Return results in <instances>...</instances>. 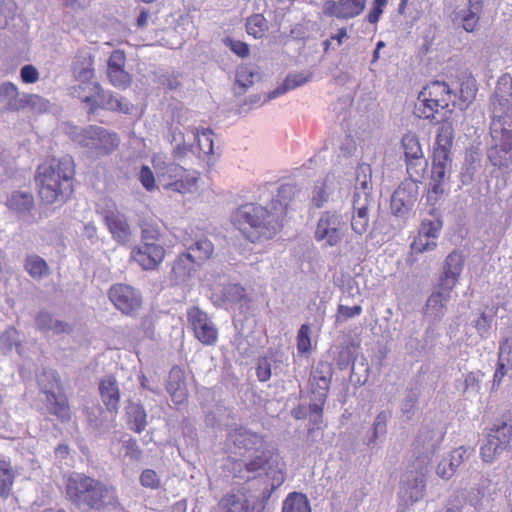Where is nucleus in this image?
<instances>
[{
  "label": "nucleus",
  "mask_w": 512,
  "mask_h": 512,
  "mask_svg": "<svg viewBox=\"0 0 512 512\" xmlns=\"http://www.w3.org/2000/svg\"><path fill=\"white\" fill-rule=\"evenodd\" d=\"M311 78V74L307 73H293V74H289L283 84L281 86H279L274 92L273 94L274 95H280V94H283L289 90H292V89H295L299 86H302L304 85L305 83H307L309 81V79Z\"/></svg>",
  "instance_id": "ea45409f"
},
{
  "label": "nucleus",
  "mask_w": 512,
  "mask_h": 512,
  "mask_svg": "<svg viewBox=\"0 0 512 512\" xmlns=\"http://www.w3.org/2000/svg\"><path fill=\"white\" fill-rule=\"evenodd\" d=\"M165 256L166 250L159 243L141 242L135 245L130 252V260L135 262L144 271L157 270Z\"/></svg>",
  "instance_id": "9b49d317"
},
{
  "label": "nucleus",
  "mask_w": 512,
  "mask_h": 512,
  "mask_svg": "<svg viewBox=\"0 0 512 512\" xmlns=\"http://www.w3.org/2000/svg\"><path fill=\"white\" fill-rule=\"evenodd\" d=\"M39 72L32 64L24 65L20 70V78L23 83L34 84L39 80Z\"/></svg>",
  "instance_id": "bf43d9fd"
},
{
  "label": "nucleus",
  "mask_w": 512,
  "mask_h": 512,
  "mask_svg": "<svg viewBox=\"0 0 512 512\" xmlns=\"http://www.w3.org/2000/svg\"><path fill=\"white\" fill-rule=\"evenodd\" d=\"M498 361L512 370V336L505 338L499 345Z\"/></svg>",
  "instance_id": "de8ad7c7"
},
{
  "label": "nucleus",
  "mask_w": 512,
  "mask_h": 512,
  "mask_svg": "<svg viewBox=\"0 0 512 512\" xmlns=\"http://www.w3.org/2000/svg\"><path fill=\"white\" fill-rule=\"evenodd\" d=\"M225 45L229 47L232 52H234L237 56L241 58L248 57L250 54L249 45L243 41L227 38L225 40Z\"/></svg>",
  "instance_id": "6e6d98bb"
},
{
  "label": "nucleus",
  "mask_w": 512,
  "mask_h": 512,
  "mask_svg": "<svg viewBox=\"0 0 512 512\" xmlns=\"http://www.w3.org/2000/svg\"><path fill=\"white\" fill-rule=\"evenodd\" d=\"M141 242L158 243L161 238V229L154 219H142L140 222Z\"/></svg>",
  "instance_id": "c9c22d12"
},
{
  "label": "nucleus",
  "mask_w": 512,
  "mask_h": 512,
  "mask_svg": "<svg viewBox=\"0 0 512 512\" xmlns=\"http://www.w3.org/2000/svg\"><path fill=\"white\" fill-rule=\"evenodd\" d=\"M419 186L415 181H403L391 197V210L397 216L407 214L418 199Z\"/></svg>",
  "instance_id": "4468645a"
},
{
  "label": "nucleus",
  "mask_w": 512,
  "mask_h": 512,
  "mask_svg": "<svg viewBox=\"0 0 512 512\" xmlns=\"http://www.w3.org/2000/svg\"><path fill=\"white\" fill-rule=\"evenodd\" d=\"M254 74L247 68H242L237 72L236 80L243 87H248L253 83Z\"/></svg>",
  "instance_id": "774afa93"
},
{
  "label": "nucleus",
  "mask_w": 512,
  "mask_h": 512,
  "mask_svg": "<svg viewBox=\"0 0 512 512\" xmlns=\"http://www.w3.org/2000/svg\"><path fill=\"white\" fill-rule=\"evenodd\" d=\"M451 291L448 288H441L440 291L432 293L426 303L427 313L435 318L441 317L444 314L445 303L450 299Z\"/></svg>",
  "instance_id": "cd10ccee"
},
{
  "label": "nucleus",
  "mask_w": 512,
  "mask_h": 512,
  "mask_svg": "<svg viewBox=\"0 0 512 512\" xmlns=\"http://www.w3.org/2000/svg\"><path fill=\"white\" fill-rule=\"evenodd\" d=\"M158 176L165 181L164 188L179 193L191 192L196 188L199 173L188 170L176 163L163 164V167L154 165Z\"/></svg>",
  "instance_id": "0eeeda50"
},
{
  "label": "nucleus",
  "mask_w": 512,
  "mask_h": 512,
  "mask_svg": "<svg viewBox=\"0 0 512 512\" xmlns=\"http://www.w3.org/2000/svg\"><path fill=\"white\" fill-rule=\"evenodd\" d=\"M65 492L67 499L74 505L86 506L96 511L117 502L118 499L113 486H108L83 473H75L67 478Z\"/></svg>",
  "instance_id": "20e7f679"
},
{
  "label": "nucleus",
  "mask_w": 512,
  "mask_h": 512,
  "mask_svg": "<svg viewBox=\"0 0 512 512\" xmlns=\"http://www.w3.org/2000/svg\"><path fill=\"white\" fill-rule=\"evenodd\" d=\"M75 165L72 159L51 158L37 168L35 181L40 201L46 205L67 202L74 192Z\"/></svg>",
  "instance_id": "f257e3e1"
},
{
  "label": "nucleus",
  "mask_w": 512,
  "mask_h": 512,
  "mask_svg": "<svg viewBox=\"0 0 512 512\" xmlns=\"http://www.w3.org/2000/svg\"><path fill=\"white\" fill-rule=\"evenodd\" d=\"M372 199L361 196L353 199V215L351 219V227L357 233L362 235L369 227V206Z\"/></svg>",
  "instance_id": "4be33fe9"
},
{
  "label": "nucleus",
  "mask_w": 512,
  "mask_h": 512,
  "mask_svg": "<svg viewBox=\"0 0 512 512\" xmlns=\"http://www.w3.org/2000/svg\"><path fill=\"white\" fill-rule=\"evenodd\" d=\"M367 0H329L323 4L325 16L348 20L359 16L365 9Z\"/></svg>",
  "instance_id": "dca6fc26"
},
{
  "label": "nucleus",
  "mask_w": 512,
  "mask_h": 512,
  "mask_svg": "<svg viewBox=\"0 0 512 512\" xmlns=\"http://www.w3.org/2000/svg\"><path fill=\"white\" fill-rule=\"evenodd\" d=\"M330 382L331 375L329 371L327 373H324L322 370L317 368L316 371L313 373L311 379V392L316 396L317 400L320 402V406L316 404L311 406L312 411H322V406L324 405V402L328 395Z\"/></svg>",
  "instance_id": "b1692460"
},
{
  "label": "nucleus",
  "mask_w": 512,
  "mask_h": 512,
  "mask_svg": "<svg viewBox=\"0 0 512 512\" xmlns=\"http://www.w3.org/2000/svg\"><path fill=\"white\" fill-rule=\"evenodd\" d=\"M77 141L80 146L90 150L98 157L112 154L120 145V137L116 132L97 125L83 128L77 136Z\"/></svg>",
  "instance_id": "423d86ee"
},
{
  "label": "nucleus",
  "mask_w": 512,
  "mask_h": 512,
  "mask_svg": "<svg viewBox=\"0 0 512 512\" xmlns=\"http://www.w3.org/2000/svg\"><path fill=\"white\" fill-rule=\"evenodd\" d=\"M126 455L134 460H139L142 455V450L140 449L137 441L135 439H129L125 443Z\"/></svg>",
  "instance_id": "338daca9"
},
{
  "label": "nucleus",
  "mask_w": 512,
  "mask_h": 512,
  "mask_svg": "<svg viewBox=\"0 0 512 512\" xmlns=\"http://www.w3.org/2000/svg\"><path fill=\"white\" fill-rule=\"evenodd\" d=\"M401 147L405 159L424 155L419 137L414 133L408 132L403 135Z\"/></svg>",
  "instance_id": "f704fd0d"
},
{
  "label": "nucleus",
  "mask_w": 512,
  "mask_h": 512,
  "mask_svg": "<svg viewBox=\"0 0 512 512\" xmlns=\"http://www.w3.org/2000/svg\"><path fill=\"white\" fill-rule=\"evenodd\" d=\"M449 464L450 461L447 459H443L438 463L436 473L439 477L443 479H450L454 475L455 471L452 466H449Z\"/></svg>",
  "instance_id": "69168bd1"
},
{
  "label": "nucleus",
  "mask_w": 512,
  "mask_h": 512,
  "mask_svg": "<svg viewBox=\"0 0 512 512\" xmlns=\"http://www.w3.org/2000/svg\"><path fill=\"white\" fill-rule=\"evenodd\" d=\"M386 5L387 0H374L373 6L367 15L368 22L371 24L377 23Z\"/></svg>",
  "instance_id": "680f3d73"
},
{
  "label": "nucleus",
  "mask_w": 512,
  "mask_h": 512,
  "mask_svg": "<svg viewBox=\"0 0 512 512\" xmlns=\"http://www.w3.org/2000/svg\"><path fill=\"white\" fill-rule=\"evenodd\" d=\"M139 480L143 487L149 488L152 490L158 489L161 485V481H160L158 474L156 473V471H154L152 469L143 470L140 475Z\"/></svg>",
  "instance_id": "3c124183"
},
{
  "label": "nucleus",
  "mask_w": 512,
  "mask_h": 512,
  "mask_svg": "<svg viewBox=\"0 0 512 512\" xmlns=\"http://www.w3.org/2000/svg\"><path fill=\"white\" fill-rule=\"evenodd\" d=\"M442 228V221L439 219L436 220H424L421 223L419 234H424L431 240H436L439 232Z\"/></svg>",
  "instance_id": "09e8293b"
},
{
  "label": "nucleus",
  "mask_w": 512,
  "mask_h": 512,
  "mask_svg": "<svg viewBox=\"0 0 512 512\" xmlns=\"http://www.w3.org/2000/svg\"><path fill=\"white\" fill-rule=\"evenodd\" d=\"M75 78L80 81V83H94L92 81L94 77V68H93V60L89 57L85 62L82 63L81 66H76L74 68Z\"/></svg>",
  "instance_id": "a18cd8bd"
},
{
  "label": "nucleus",
  "mask_w": 512,
  "mask_h": 512,
  "mask_svg": "<svg viewBox=\"0 0 512 512\" xmlns=\"http://www.w3.org/2000/svg\"><path fill=\"white\" fill-rule=\"evenodd\" d=\"M494 435H487L486 442L480 448V455L484 462L491 463L504 449L495 440Z\"/></svg>",
  "instance_id": "79ce46f5"
},
{
  "label": "nucleus",
  "mask_w": 512,
  "mask_h": 512,
  "mask_svg": "<svg viewBox=\"0 0 512 512\" xmlns=\"http://www.w3.org/2000/svg\"><path fill=\"white\" fill-rule=\"evenodd\" d=\"M99 107L106 110L118 111L122 113H129L131 108L130 103L126 99L114 96L112 94L105 96L103 90L102 97L99 99Z\"/></svg>",
  "instance_id": "e433bc0d"
},
{
  "label": "nucleus",
  "mask_w": 512,
  "mask_h": 512,
  "mask_svg": "<svg viewBox=\"0 0 512 512\" xmlns=\"http://www.w3.org/2000/svg\"><path fill=\"white\" fill-rule=\"evenodd\" d=\"M112 238L120 244H126L131 238V229L127 218L112 203L110 207L100 213Z\"/></svg>",
  "instance_id": "2eb2a0df"
},
{
  "label": "nucleus",
  "mask_w": 512,
  "mask_h": 512,
  "mask_svg": "<svg viewBox=\"0 0 512 512\" xmlns=\"http://www.w3.org/2000/svg\"><path fill=\"white\" fill-rule=\"evenodd\" d=\"M361 313H362V307L360 305H355L353 307H349V306L340 304L337 307L336 320L339 322L346 321L350 318L359 316Z\"/></svg>",
  "instance_id": "5fc2aeb1"
},
{
  "label": "nucleus",
  "mask_w": 512,
  "mask_h": 512,
  "mask_svg": "<svg viewBox=\"0 0 512 512\" xmlns=\"http://www.w3.org/2000/svg\"><path fill=\"white\" fill-rule=\"evenodd\" d=\"M246 32L255 39H261L268 31V22L262 14H253L246 19Z\"/></svg>",
  "instance_id": "72a5a7b5"
},
{
  "label": "nucleus",
  "mask_w": 512,
  "mask_h": 512,
  "mask_svg": "<svg viewBox=\"0 0 512 512\" xmlns=\"http://www.w3.org/2000/svg\"><path fill=\"white\" fill-rule=\"evenodd\" d=\"M77 98L89 107V114L95 113L99 108V99L102 97V87L99 83H80L74 87Z\"/></svg>",
  "instance_id": "393cba45"
},
{
  "label": "nucleus",
  "mask_w": 512,
  "mask_h": 512,
  "mask_svg": "<svg viewBox=\"0 0 512 512\" xmlns=\"http://www.w3.org/2000/svg\"><path fill=\"white\" fill-rule=\"evenodd\" d=\"M126 55L122 50H114L109 56L107 63V76L110 83L117 87L126 89L130 86L131 75L125 71Z\"/></svg>",
  "instance_id": "f3484780"
},
{
  "label": "nucleus",
  "mask_w": 512,
  "mask_h": 512,
  "mask_svg": "<svg viewBox=\"0 0 512 512\" xmlns=\"http://www.w3.org/2000/svg\"><path fill=\"white\" fill-rule=\"evenodd\" d=\"M107 296L115 309L125 316H136L143 306L141 291L129 284L115 283L111 285Z\"/></svg>",
  "instance_id": "6e6552de"
},
{
  "label": "nucleus",
  "mask_w": 512,
  "mask_h": 512,
  "mask_svg": "<svg viewBox=\"0 0 512 512\" xmlns=\"http://www.w3.org/2000/svg\"><path fill=\"white\" fill-rule=\"evenodd\" d=\"M39 100L40 96L36 94H20L17 86L12 82L7 81L0 84V104H3L7 111L23 110Z\"/></svg>",
  "instance_id": "f8f14e48"
},
{
  "label": "nucleus",
  "mask_w": 512,
  "mask_h": 512,
  "mask_svg": "<svg viewBox=\"0 0 512 512\" xmlns=\"http://www.w3.org/2000/svg\"><path fill=\"white\" fill-rule=\"evenodd\" d=\"M436 241L431 240L424 234H419L414 238L411 249L416 253H423L433 250L436 247Z\"/></svg>",
  "instance_id": "8fccbe9b"
},
{
  "label": "nucleus",
  "mask_w": 512,
  "mask_h": 512,
  "mask_svg": "<svg viewBox=\"0 0 512 512\" xmlns=\"http://www.w3.org/2000/svg\"><path fill=\"white\" fill-rule=\"evenodd\" d=\"M464 257L458 251L451 252L444 262L443 273L440 276V287L452 290L463 270Z\"/></svg>",
  "instance_id": "aec40b11"
},
{
  "label": "nucleus",
  "mask_w": 512,
  "mask_h": 512,
  "mask_svg": "<svg viewBox=\"0 0 512 512\" xmlns=\"http://www.w3.org/2000/svg\"><path fill=\"white\" fill-rule=\"evenodd\" d=\"M259 454L245 464L248 472H256L265 468L272 457V452L267 448V444L259 450H255Z\"/></svg>",
  "instance_id": "a19ab883"
},
{
  "label": "nucleus",
  "mask_w": 512,
  "mask_h": 512,
  "mask_svg": "<svg viewBox=\"0 0 512 512\" xmlns=\"http://www.w3.org/2000/svg\"><path fill=\"white\" fill-rule=\"evenodd\" d=\"M344 230L345 222L342 216L335 211H325L317 222L314 239L317 242H325L326 246L334 247L342 241Z\"/></svg>",
  "instance_id": "1a4fd4ad"
},
{
  "label": "nucleus",
  "mask_w": 512,
  "mask_h": 512,
  "mask_svg": "<svg viewBox=\"0 0 512 512\" xmlns=\"http://www.w3.org/2000/svg\"><path fill=\"white\" fill-rule=\"evenodd\" d=\"M219 512H250V503L244 494L227 493L218 503Z\"/></svg>",
  "instance_id": "bb28decb"
},
{
  "label": "nucleus",
  "mask_w": 512,
  "mask_h": 512,
  "mask_svg": "<svg viewBox=\"0 0 512 512\" xmlns=\"http://www.w3.org/2000/svg\"><path fill=\"white\" fill-rule=\"evenodd\" d=\"M6 205L12 213L23 219L26 224L34 222V218L31 215V211L34 209V197L30 192H13L8 198Z\"/></svg>",
  "instance_id": "6ab92c4d"
},
{
  "label": "nucleus",
  "mask_w": 512,
  "mask_h": 512,
  "mask_svg": "<svg viewBox=\"0 0 512 512\" xmlns=\"http://www.w3.org/2000/svg\"><path fill=\"white\" fill-rule=\"evenodd\" d=\"M466 499L459 490L455 492L447 501L444 512H463Z\"/></svg>",
  "instance_id": "864d4df0"
},
{
  "label": "nucleus",
  "mask_w": 512,
  "mask_h": 512,
  "mask_svg": "<svg viewBox=\"0 0 512 512\" xmlns=\"http://www.w3.org/2000/svg\"><path fill=\"white\" fill-rule=\"evenodd\" d=\"M196 262L186 252L177 256L172 266V273L177 277L190 276L191 272L195 270Z\"/></svg>",
  "instance_id": "58836bf2"
},
{
  "label": "nucleus",
  "mask_w": 512,
  "mask_h": 512,
  "mask_svg": "<svg viewBox=\"0 0 512 512\" xmlns=\"http://www.w3.org/2000/svg\"><path fill=\"white\" fill-rule=\"evenodd\" d=\"M476 491V503L478 504L482 499L487 496H492L495 493V489H492V480L487 477H482L474 488Z\"/></svg>",
  "instance_id": "603ef678"
},
{
  "label": "nucleus",
  "mask_w": 512,
  "mask_h": 512,
  "mask_svg": "<svg viewBox=\"0 0 512 512\" xmlns=\"http://www.w3.org/2000/svg\"><path fill=\"white\" fill-rule=\"evenodd\" d=\"M213 250L214 246L211 241L208 239H200L189 246L187 253L197 265H201L212 256Z\"/></svg>",
  "instance_id": "2f4dec72"
},
{
  "label": "nucleus",
  "mask_w": 512,
  "mask_h": 512,
  "mask_svg": "<svg viewBox=\"0 0 512 512\" xmlns=\"http://www.w3.org/2000/svg\"><path fill=\"white\" fill-rule=\"evenodd\" d=\"M476 92L477 88L472 81L467 80L462 82L460 88V97L463 99V101L471 102L475 98Z\"/></svg>",
  "instance_id": "0e129e2a"
},
{
  "label": "nucleus",
  "mask_w": 512,
  "mask_h": 512,
  "mask_svg": "<svg viewBox=\"0 0 512 512\" xmlns=\"http://www.w3.org/2000/svg\"><path fill=\"white\" fill-rule=\"evenodd\" d=\"M491 164L512 172V130L503 128L498 141L488 150Z\"/></svg>",
  "instance_id": "ddd939ff"
},
{
  "label": "nucleus",
  "mask_w": 512,
  "mask_h": 512,
  "mask_svg": "<svg viewBox=\"0 0 512 512\" xmlns=\"http://www.w3.org/2000/svg\"><path fill=\"white\" fill-rule=\"evenodd\" d=\"M454 93L444 81H431L419 92L414 114L421 119H433L453 103Z\"/></svg>",
  "instance_id": "39448f33"
},
{
  "label": "nucleus",
  "mask_w": 512,
  "mask_h": 512,
  "mask_svg": "<svg viewBox=\"0 0 512 512\" xmlns=\"http://www.w3.org/2000/svg\"><path fill=\"white\" fill-rule=\"evenodd\" d=\"M271 364L266 357L257 362L256 375L259 381L266 382L271 378Z\"/></svg>",
  "instance_id": "052dcab7"
},
{
  "label": "nucleus",
  "mask_w": 512,
  "mask_h": 512,
  "mask_svg": "<svg viewBox=\"0 0 512 512\" xmlns=\"http://www.w3.org/2000/svg\"><path fill=\"white\" fill-rule=\"evenodd\" d=\"M139 181L147 191H153L155 189V177L152 170L144 165L141 167L139 173Z\"/></svg>",
  "instance_id": "13d9d810"
},
{
  "label": "nucleus",
  "mask_w": 512,
  "mask_h": 512,
  "mask_svg": "<svg viewBox=\"0 0 512 512\" xmlns=\"http://www.w3.org/2000/svg\"><path fill=\"white\" fill-rule=\"evenodd\" d=\"M488 434L496 436L494 437L495 440L499 442L503 449H506L512 440V425L502 422L499 425H495Z\"/></svg>",
  "instance_id": "37998d69"
},
{
  "label": "nucleus",
  "mask_w": 512,
  "mask_h": 512,
  "mask_svg": "<svg viewBox=\"0 0 512 512\" xmlns=\"http://www.w3.org/2000/svg\"><path fill=\"white\" fill-rule=\"evenodd\" d=\"M24 268L34 279H40L49 274L46 261L38 255H28L25 259Z\"/></svg>",
  "instance_id": "473e14b6"
},
{
  "label": "nucleus",
  "mask_w": 512,
  "mask_h": 512,
  "mask_svg": "<svg viewBox=\"0 0 512 512\" xmlns=\"http://www.w3.org/2000/svg\"><path fill=\"white\" fill-rule=\"evenodd\" d=\"M228 438L237 448L244 449L246 451L259 450L260 448H263L266 443L264 437L243 427H236L232 429L228 434Z\"/></svg>",
  "instance_id": "412c9836"
},
{
  "label": "nucleus",
  "mask_w": 512,
  "mask_h": 512,
  "mask_svg": "<svg viewBox=\"0 0 512 512\" xmlns=\"http://www.w3.org/2000/svg\"><path fill=\"white\" fill-rule=\"evenodd\" d=\"M282 512H311L307 496L301 492L289 493L283 501Z\"/></svg>",
  "instance_id": "c756f323"
},
{
  "label": "nucleus",
  "mask_w": 512,
  "mask_h": 512,
  "mask_svg": "<svg viewBox=\"0 0 512 512\" xmlns=\"http://www.w3.org/2000/svg\"><path fill=\"white\" fill-rule=\"evenodd\" d=\"M454 129L449 121H443L437 130L431 154V170L427 188V201L434 205L445 194L452 169L451 150Z\"/></svg>",
  "instance_id": "7ed1b4c3"
},
{
  "label": "nucleus",
  "mask_w": 512,
  "mask_h": 512,
  "mask_svg": "<svg viewBox=\"0 0 512 512\" xmlns=\"http://www.w3.org/2000/svg\"><path fill=\"white\" fill-rule=\"evenodd\" d=\"M231 221L251 243L272 240L283 228V220L279 214L254 203H246L235 209Z\"/></svg>",
  "instance_id": "f03ea898"
},
{
  "label": "nucleus",
  "mask_w": 512,
  "mask_h": 512,
  "mask_svg": "<svg viewBox=\"0 0 512 512\" xmlns=\"http://www.w3.org/2000/svg\"><path fill=\"white\" fill-rule=\"evenodd\" d=\"M297 350L299 353H308L311 350L310 326L301 325L297 334Z\"/></svg>",
  "instance_id": "49530a36"
},
{
  "label": "nucleus",
  "mask_w": 512,
  "mask_h": 512,
  "mask_svg": "<svg viewBox=\"0 0 512 512\" xmlns=\"http://www.w3.org/2000/svg\"><path fill=\"white\" fill-rule=\"evenodd\" d=\"M46 395V407L50 414L56 416L61 422H68L71 419L70 405L67 397L57 395L50 390H44Z\"/></svg>",
  "instance_id": "5701e85b"
},
{
  "label": "nucleus",
  "mask_w": 512,
  "mask_h": 512,
  "mask_svg": "<svg viewBox=\"0 0 512 512\" xmlns=\"http://www.w3.org/2000/svg\"><path fill=\"white\" fill-rule=\"evenodd\" d=\"M406 171L409 176L407 181H415L416 184L421 183L426 174L428 162L425 156H418L405 159Z\"/></svg>",
  "instance_id": "7c9ffc66"
},
{
  "label": "nucleus",
  "mask_w": 512,
  "mask_h": 512,
  "mask_svg": "<svg viewBox=\"0 0 512 512\" xmlns=\"http://www.w3.org/2000/svg\"><path fill=\"white\" fill-rule=\"evenodd\" d=\"M187 322L194 337L205 346H213L218 341V329L208 314L197 306L187 310Z\"/></svg>",
  "instance_id": "9d476101"
},
{
  "label": "nucleus",
  "mask_w": 512,
  "mask_h": 512,
  "mask_svg": "<svg viewBox=\"0 0 512 512\" xmlns=\"http://www.w3.org/2000/svg\"><path fill=\"white\" fill-rule=\"evenodd\" d=\"M213 131L209 128L197 132L196 141L200 154L210 155L213 153Z\"/></svg>",
  "instance_id": "c03bdc74"
},
{
  "label": "nucleus",
  "mask_w": 512,
  "mask_h": 512,
  "mask_svg": "<svg viewBox=\"0 0 512 512\" xmlns=\"http://www.w3.org/2000/svg\"><path fill=\"white\" fill-rule=\"evenodd\" d=\"M480 13L481 12H478L476 10L467 9V12L465 13V15L462 18V26L465 31L473 32L477 29Z\"/></svg>",
  "instance_id": "4d7b16f0"
},
{
  "label": "nucleus",
  "mask_w": 512,
  "mask_h": 512,
  "mask_svg": "<svg viewBox=\"0 0 512 512\" xmlns=\"http://www.w3.org/2000/svg\"><path fill=\"white\" fill-rule=\"evenodd\" d=\"M372 189V169L369 164H361L357 167L356 170V185L354 198L359 197H367V199H372L371 191Z\"/></svg>",
  "instance_id": "a878e982"
},
{
  "label": "nucleus",
  "mask_w": 512,
  "mask_h": 512,
  "mask_svg": "<svg viewBox=\"0 0 512 512\" xmlns=\"http://www.w3.org/2000/svg\"><path fill=\"white\" fill-rule=\"evenodd\" d=\"M98 391L107 411L116 415L121 400V393L116 377L114 375H107L101 378L98 384Z\"/></svg>",
  "instance_id": "a211bd4d"
},
{
  "label": "nucleus",
  "mask_w": 512,
  "mask_h": 512,
  "mask_svg": "<svg viewBox=\"0 0 512 512\" xmlns=\"http://www.w3.org/2000/svg\"><path fill=\"white\" fill-rule=\"evenodd\" d=\"M14 483V472L10 463L0 460V497L7 498Z\"/></svg>",
  "instance_id": "4c0bfd02"
},
{
  "label": "nucleus",
  "mask_w": 512,
  "mask_h": 512,
  "mask_svg": "<svg viewBox=\"0 0 512 512\" xmlns=\"http://www.w3.org/2000/svg\"><path fill=\"white\" fill-rule=\"evenodd\" d=\"M127 423L136 433H141L147 425V414L140 404L132 403L127 407Z\"/></svg>",
  "instance_id": "c85d7f7f"
},
{
  "label": "nucleus",
  "mask_w": 512,
  "mask_h": 512,
  "mask_svg": "<svg viewBox=\"0 0 512 512\" xmlns=\"http://www.w3.org/2000/svg\"><path fill=\"white\" fill-rule=\"evenodd\" d=\"M35 321L38 329L43 332L50 331L54 322L52 315L46 311L39 312Z\"/></svg>",
  "instance_id": "e2e57ef3"
}]
</instances>
